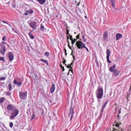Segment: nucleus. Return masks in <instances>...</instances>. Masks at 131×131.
I'll list each match as a JSON object with an SVG mask.
<instances>
[{
  "label": "nucleus",
  "instance_id": "2f4dec72",
  "mask_svg": "<svg viewBox=\"0 0 131 131\" xmlns=\"http://www.w3.org/2000/svg\"><path fill=\"white\" fill-rule=\"evenodd\" d=\"M35 115L34 113H33L31 119V120L35 118Z\"/></svg>",
  "mask_w": 131,
  "mask_h": 131
},
{
  "label": "nucleus",
  "instance_id": "393cba45",
  "mask_svg": "<svg viewBox=\"0 0 131 131\" xmlns=\"http://www.w3.org/2000/svg\"><path fill=\"white\" fill-rule=\"evenodd\" d=\"M18 128V126H14L13 128L14 130H17Z\"/></svg>",
  "mask_w": 131,
  "mask_h": 131
},
{
  "label": "nucleus",
  "instance_id": "20e7f679",
  "mask_svg": "<svg viewBox=\"0 0 131 131\" xmlns=\"http://www.w3.org/2000/svg\"><path fill=\"white\" fill-rule=\"evenodd\" d=\"M19 111L18 110H15L12 113L10 116L9 117L10 119H13L18 114Z\"/></svg>",
  "mask_w": 131,
  "mask_h": 131
},
{
  "label": "nucleus",
  "instance_id": "c85d7f7f",
  "mask_svg": "<svg viewBox=\"0 0 131 131\" xmlns=\"http://www.w3.org/2000/svg\"><path fill=\"white\" fill-rule=\"evenodd\" d=\"M67 67L68 68H70L71 69L69 70V71H71L72 72V70L71 69H72V68L71 67H70L69 65H68L67 66Z\"/></svg>",
  "mask_w": 131,
  "mask_h": 131
},
{
  "label": "nucleus",
  "instance_id": "a19ab883",
  "mask_svg": "<svg viewBox=\"0 0 131 131\" xmlns=\"http://www.w3.org/2000/svg\"><path fill=\"white\" fill-rule=\"evenodd\" d=\"M69 36H70V40L71 41H72V40L73 39L72 38V35H69Z\"/></svg>",
  "mask_w": 131,
  "mask_h": 131
},
{
  "label": "nucleus",
  "instance_id": "4c0bfd02",
  "mask_svg": "<svg viewBox=\"0 0 131 131\" xmlns=\"http://www.w3.org/2000/svg\"><path fill=\"white\" fill-rule=\"evenodd\" d=\"M49 54V52H45L44 53V54L45 55H46L48 56Z\"/></svg>",
  "mask_w": 131,
  "mask_h": 131
},
{
  "label": "nucleus",
  "instance_id": "39448f33",
  "mask_svg": "<svg viewBox=\"0 0 131 131\" xmlns=\"http://www.w3.org/2000/svg\"><path fill=\"white\" fill-rule=\"evenodd\" d=\"M29 25L30 27L35 30L37 29V23L36 22H30L29 24Z\"/></svg>",
  "mask_w": 131,
  "mask_h": 131
},
{
  "label": "nucleus",
  "instance_id": "e433bc0d",
  "mask_svg": "<svg viewBox=\"0 0 131 131\" xmlns=\"http://www.w3.org/2000/svg\"><path fill=\"white\" fill-rule=\"evenodd\" d=\"M0 60L4 61V58L3 57H0Z\"/></svg>",
  "mask_w": 131,
  "mask_h": 131
},
{
  "label": "nucleus",
  "instance_id": "3c124183",
  "mask_svg": "<svg viewBox=\"0 0 131 131\" xmlns=\"http://www.w3.org/2000/svg\"><path fill=\"white\" fill-rule=\"evenodd\" d=\"M84 48H85L87 50V51H88V52H89V50L88 49V48L86 47L85 46V47H84Z\"/></svg>",
  "mask_w": 131,
  "mask_h": 131
},
{
  "label": "nucleus",
  "instance_id": "6e6552de",
  "mask_svg": "<svg viewBox=\"0 0 131 131\" xmlns=\"http://www.w3.org/2000/svg\"><path fill=\"white\" fill-rule=\"evenodd\" d=\"M1 50H0V52L3 55L5 54V52L6 51V48L3 44L0 45Z\"/></svg>",
  "mask_w": 131,
  "mask_h": 131
},
{
  "label": "nucleus",
  "instance_id": "052dcab7",
  "mask_svg": "<svg viewBox=\"0 0 131 131\" xmlns=\"http://www.w3.org/2000/svg\"><path fill=\"white\" fill-rule=\"evenodd\" d=\"M8 24V25H9V27H11V25L10 24Z\"/></svg>",
  "mask_w": 131,
  "mask_h": 131
},
{
  "label": "nucleus",
  "instance_id": "2eb2a0df",
  "mask_svg": "<svg viewBox=\"0 0 131 131\" xmlns=\"http://www.w3.org/2000/svg\"><path fill=\"white\" fill-rule=\"evenodd\" d=\"M122 37V35L121 34L119 33H117L116 34V40H119L120 38Z\"/></svg>",
  "mask_w": 131,
  "mask_h": 131
},
{
  "label": "nucleus",
  "instance_id": "09e8293b",
  "mask_svg": "<svg viewBox=\"0 0 131 131\" xmlns=\"http://www.w3.org/2000/svg\"><path fill=\"white\" fill-rule=\"evenodd\" d=\"M12 30L16 32H17L15 30V29L13 28H12Z\"/></svg>",
  "mask_w": 131,
  "mask_h": 131
},
{
  "label": "nucleus",
  "instance_id": "f3484780",
  "mask_svg": "<svg viewBox=\"0 0 131 131\" xmlns=\"http://www.w3.org/2000/svg\"><path fill=\"white\" fill-rule=\"evenodd\" d=\"M115 68L116 65L115 64L111 67L110 68V71L111 72H113L114 71V70L115 69Z\"/></svg>",
  "mask_w": 131,
  "mask_h": 131
},
{
  "label": "nucleus",
  "instance_id": "8fccbe9b",
  "mask_svg": "<svg viewBox=\"0 0 131 131\" xmlns=\"http://www.w3.org/2000/svg\"><path fill=\"white\" fill-rule=\"evenodd\" d=\"M79 36H80V34H78V35H77L76 36V37L77 38H79Z\"/></svg>",
  "mask_w": 131,
  "mask_h": 131
},
{
  "label": "nucleus",
  "instance_id": "a878e982",
  "mask_svg": "<svg viewBox=\"0 0 131 131\" xmlns=\"http://www.w3.org/2000/svg\"><path fill=\"white\" fill-rule=\"evenodd\" d=\"M108 102V101H107L105 102L104 104L102 106V108H104L106 106V104Z\"/></svg>",
  "mask_w": 131,
  "mask_h": 131
},
{
  "label": "nucleus",
  "instance_id": "680f3d73",
  "mask_svg": "<svg viewBox=\"0 0 131 131\" xmlns=\"http://www.w3.org/2000/svg\"><path fill=\"white\" fill-rule=\"evenodd\" d=\"M97 101H98V102L99 103L100 102V100H98Z\"/></svg>",
  "mask_w": 131,
  "mask_h": 131
},
{
  "label": "nucleus",
  "instance_id": "338daca9",
  "mask_svg": "<svg viewBox=\"0 0 131 131\" xmlns=\"http://www.w3.org/2000/svg\"><path fill=\"white\" fill-rule=\"evenodd\" d=\"M65 53V55H67V52H66Z\"/></svg>",
  "mask_w": 131,
  "mask_h": 131
},
{
  "label": "nucleus",
  "instance_id": "c756f323",
  "mask_svg": "<svg viewBox=\"0 0 131 131\" xmlns=\"http://www.w3.org/2000/svg\"><path fill=\"white\" fill-rule=\"evenodd\" d=\"M111 4V5H112V6L113 7V8L114 9H115L116 10H117V9H115V3H112V4Z\"/></svg>",
  "mask_w": 131,
  "mask_h": 131
},
{
  "label": "nucleus",
  "instance_id": "774afa93",
  "mask_svg": "<svg viewBox=\"0 0 131 131\" xmlns=\"http://www.w3.org/2000/svg\"><path fill=\"white\" fill-rule=\"evenodd\" d=\"M87 16H85V18H87Z\"/></svg>",
  "mask_w": 131,
  "mask_h": 131
},
{
  "label": "nucleus",
  "instance_id": "b1692460",
  "mask_svg": "<svg viewBox=\"0 0 131 131\" xmlns=\"http://www.w3.org/2000/svg\"><path fill=\"white\" fill-rule=\"evenodd\" d=\"M8 90L9 91H11L12 89V86L11 83H10L8 86Z\"/></svg>",
  "mask_w": 131,
  "mask_h": 131
},
{
  "label": "nucleus",
  "instance_id": "69168bd1",
  "mask_svg": "<svg viewBox=\"0 0 131 131\" xmlns=\"http://www.w3.org/2000/svg\"><path fill=\"white\" fill-rule=\"evenodd\" d=\"M84 35H83V37H82V38H83V39H84Z\"/></svg>",
  "mask_w": 131,
  "mask_h": 131
},
{
  "label": "nucleus",
  "instance_id": "864d4df0",
  "mask_svg": "<svg viewBox=\"0 0 131 131\" xmlns=\"http://www.w3.org/2000/svg\"><path fill=\"white\" fill-rule=\"evenodd\" d=\"M66 62V60H64V61H63L62 62V63H65Z\"/></svg>",
  "mask_w": 131,
  "mask_h": 131
},
{
  "label": "nucleus",
  "instance_id": "72a5a7b5",
  "mask_svg": "<svg viewBox=\"0 0 131 131\" xmlns=\"http://www.w3.org/2000/svg\"><path fill=\"white\" fill-rule=\"evenodd\" d=\"M6 36H4L2 38V40L4 41H5L6 40Z\"/></svg>",
  "mask_w": 131,
  "mask_h": 131
},
{
  "label": "nucleus",
  "instance_id": "412c9836",
  "mask_svg": "<svg viewBox=\"0 0 131 131\" xmlns=\"http://www.w3.org/2000/svg\"><path fill=\"white\" fill-rule=\"evenodd\" d=\"M26 12H28V13H29L30 14H31L34 13V11L33 10L31 9H29V10H27Z\"/></svg>",
  "mask_w": 131,
  "mask_h": 131
},
{
  "label": "nucleus",
  "instance_id": "58836bf2",
  "mask_svg": "<svg viewBox=\"0 0 131 131\" xmlns=\"http://www.w3.org/2000/svg\"><path fill=\"white\" fill-rule=\"evenodd\" d=\"M6 94L8 96H10V92L9 91L7 92L6 93Z\"/></svg>",
  "mask_w": 131,
  "mask_h": 131
},
{
  "label": "nucleus",
  "instance_id": "79ce46f5",
  "mask_svg": "<svg viewBox=\"0 0 131 131\" xmlns=\"http://www.w3.org/2000/svg\"><path fill=\"white\" fill-rule=\"evenodd\" d=\"M2 21L3 23L6 24H8V23H7L6 21H5L3 20V21Z\"/></svg>",
  "mask_w": 131,
  "mask_h": 131
},
{
  "label": "nucleus",
  "instance_id": "6ab92c4d",
  "mask_svg": "<svg viewBox=\"0 0 131 131\" xmlns=\"http://www.w3.org/2000/svg\"><path fill=\"white\" fill-rule=\"evenodd\" d=\"M40 61H41L45 63L47 65H48V61L47 60H45L42 59H41L40 60Z\"/></svg>",
  "mask_w": 131,
  "mask_h": 131
},
{
  "label": "nucleus",
  "instance_id": "f03ea898",
  "mask_svg": "<svg viewBox=\"0 0 131 131\" xmlns=\"http://www.w3.org/2000/svg\"><path fill=\"white\" fill-rule=\"evenodd\" d=\"M96 96L98 99L102 98L103 94V90L102 88H98L95 92Z\"/></svg>",
  "mask_w": 131,
  "mask_h": 131
},
{
  "label": "nucleus",
  "instance_id": "ea45409f",
  "mask_svg": "<svg viewBox=\"0 0 131 131\" xmlns=\"http://www.w3.org/2000/svg\"><path fill=\"white\" fill-rule=\"evenodd\" d=\"M115 0H111V1H110V3L111 4L114 3V2H115Z\"/></svg>",
  "mask_w": 131,
  "mask_h": 131
},
{
  "label": "nucleus",
  "instance_id": "f257e3e1",
  "mask_svg": "<svg viewBox=\"0 0 131 131\" xmlns=\"http://www.w3.org/2000/svg\"><path fill=\"white\" fill-rule=\"evenodd\" d=\"M116 123V126L117 127V128L116 129H115L114 128H113V129L112 131L110 129H107L106 131H125L123 129L120 128L119 127V125L121 124L120 123H118L115 122ZM128 131H131V125L129 126L128 127Z\"/></svg>",
  "mask_w": 131,
  "mask_h": 131
},
{
  "label": "nucleus",
  "instance_id": "7ed1b4c3",
  "mask_svg": "<svg viewBox=\"0 0 131 131\" xmlns=\"http://www.w3.org/2000/svg\"><path fill=\"white\" fill-rule=\"evenodd\" d=\"M75 45H76L77 48L79 49H82L84 47H85V44L81 41H77Z\"/></svg>",
  "mask_w": 131,
  "mask_h": 131
},
{
  "label": "nucleus",
  "instance_id": "6e6d98bb",
  "mask_svg": "<svg viewBox=\"0 0 131 131\" xmlns=\"http://www.w3.org/2000/svg\"><path fill=\"white\" fill-rule=\"evenodd\" d=\"M64 49V51L65 52V53L66 52H67V50L65 49Z\"/></svg>",
  "mask_w": 131,
  "mask_h": 131
},
{
  "label": "nucleus",
  "instance_id": "a211bd4d",
  "mask_svg": "<svg viewBox=\"0 0 131 131\" xmlns=\"http://www.w3.org/2000/svg\"><path fill=\"white\" fill-rule=\"evenodd\" d=\"M40 4H44L45 1L46 0H37Z\"/></svg>",
  "mask_w": 131,
  "mask_h": 131
},
{
  "label": "nucleus",
  "instance_id": "c03bdc74",
  "mask_svg": "<svg viewBox=\"0 0 131 131\" xmlns=\"http://www.w3.org/2000/svg\"><path fill=\"white\" fill-rule=\"evenodd\" d=\"M117 117L118 119L119 120V119H120L121 118H120V117L119 115H117Z\"/></svg>",
  "mask_w": 131,
  "mask_h": 131
},
{
  "label": "nucleus",
  "instance_id": "37998d69",
  "mask_svg": "<svg viewBox=\"0 0 131 131\" xmlns=\"http://www.w3.org/2000/svg\"><path fill=\"white\" fill-rule=\"evenodd\" d=\"M24 14L26 16H27L28 15V12H26L24 13Z\"/></svg>",
  "mask_w": 131,
  "mask_h": 131
},
{
  "label": "nucleus",
  "instance_id": "ddd939ff",
  "mask_svg": "<svg viewBox=\"0 0 131 131\" xmlns=\"http://www.w3.org/2000/svg\"><path fill=\"white\" fill-rule=\"evenodd\" d=\"M13 83L15 84H17L18 86H21L23 83L21 82H17V80H14L13 81Z\"/></svg>",
  "mask_w": 131,
  "mask_h": 131
},
{
  "label": "nucleus",
  "instance_id": "4d7b16f0",
  "mask_svg": "<svg viewBox=\"0 0 131 131\" xmlns=\"http://www.w3.org/2000/svg\"><path fill=\"white\" fill-rule=\"evenodd\" d=\"M121 113V110H120L119 111L118 113L120 114Z\"/></svg>",
  "mask_w": 131,
  "mask_h": 131
},
{
  "label": "nucleus",
  "instance_id": "bb28decb",
  "mask_svg": "<svg viewBox=\"0 0 131 131\" xmlns=\"http://www.w3.org/2000/svg\"><path fill=\"white\" fill-rule=\"evenodd\" d=\"M77 39H74V40H72L71 43L72 45H73L74 44V42L77 41Z\"/></svg>",
  "mask_w": 131,
  "mask_h": 131
},
{
  "label": "nucleus",
  "instance_id": "cd10ccee",
  "mask_svg": "<svg viewBox=\"0 0 131 131\" xmlns=\"http://www.w3.org/2000/svg\"><path fill=\"white\" fill-rule=\"evenodd\" d=\"M66 34L67 35H70L69 33V30L68 29V26H67L66 28Z\"/></svg>",
  "mask_w": 131,
  "mask_h": 131
},
{
  "label": "nucleus",
  "instance_id": "aec40b11",
  "mask_svg": "<svg viewBox=\"0 0 131 131\" xmlns=\"http://www.w3.org/2000/svg\"><path fill=\"white\" fill-rule=\"evenodd\" d=\"M40 30L42 31H43L46 30V29L45 28L44 26L42 24H41L40 25Z\"/></svg>",
  "mask_w": 131,
  "mask_h": 131
},
{
  "label": "nucleus",
  "instance_id": "1a4fd4ad",
  "mask_svg": "<svg viewBox=\"0 0 131 131\" xmlns=\"http://www.w3.org/2000/svg\"><path fill=\"white\" fill-rule=\"evenodd\" d=\"M110 51L109 49H107L106 51V54L107 56L106 57V58L107 59V62L109 63H110L111 62V61L109 60V58L110 54Z\"/></svg>",
  "mask_w": 131,
  "mask_h": 131
},
{
  "label": "nucleus",
  "instance_id": "13d9d810",
  "mask_svg": "<svg viewBox=\"0 0 131 131\" xmlns=\"http://www.w3.org/2000/svg\"><path fill=\"white\" fill-rule=\"evenodd\" d=\"M83 39V41L85 42H86V39Z\"/></svg>",
  "mask_w": 131,
  "mask_h": 131
},
{
  "label": "nucleus",
  "instance_id": "603ef678",
  "mask_svg": "<svg viewBox=\"0 0 131 131\" xmlns=\"http://www.w3.org/2000/svg\"><path fill=\"white\" fill-rule=\"evenodd\" d=\"M71 118H70V120L71 121L72 119V118L73 115H71Z\"/></svg>",
  "mask_w": 131,
  "mask_h": 131
},
{
  "label": "nucleus",
  "instance_id": "49530a36",
  "mask_svg": "<svg viewBox=\"0 0 131 131\" xmlns=\"http://www.w3.org/2000/svg\"><path fill=\"white\" fill-rule=\"evenodd\" d=\"M104 108H102V110H101V113H100V114H101L103 112V110H104Z\"/></svg>",
  "mask_w": 131,
  "mask_h": 131
},
{
  "label": "nucleus",
  "instance_id": "9b49d317",
  "mask_svg": "<svg viewBox=\"0 0 131 131\" xmlns=\"http://www.w3.org/2000/svg\"><path fill=\"white\" fill-rule=\"evenodd\" d=\"M14 108V106L11 104L9 105L7 107V109L9 111H11Z\"/></svg>",
  "mask_w": 131,
  "mask_h": 131
},
{
  "label": "nucleus",
  "instance_id": "f8f14e48",
  "mask_svg": "<svg viewBox=\"0 0 131 131\" xmlns=\"http://www.w3.org/2000/svg\"><path fill=\"white\" fill-rule=\"evenodd\" d=\"M55 85L54 84H52V87L50 88V92L52 93H53L55 89Z\"/></svg>",
  "mask_w": 131,
  "mask_h": 131
},
{
  "label": "nucleus",
  "instance_id": "5fc2aeb1",
  "mask_svg": "<svg viewBox=\"0 0 131 131\" xmlns=\"http://www.w3.org/2000/svg\"><path fill=\"white\" fill-rule=\"evenodd\" d=\"M2 43L4 44H6V43L5 42H2Z\"/></svg>",
  "mask_w": 131,
  "mask_h": 131
},
{
  "label": "nucleus",
  "instance_id": "f704fd0d",
  "mask_svg": "<svg viewBox=\"0 0 131 131\" xmlns=\"http://www.w3.org/2000/svg\"><path fill=\"white\" fill-rule=\"evenodd\" d=\"M6 78L5 77H3L1 78H0V81L2 80H4Z\"/></svg>",
  "mask_w": 131,
  "mask_h": 131
},
{
  "label": "nucleus",
  "instance_id": "a18cd8bd",
  "mask_svg": "<svg viewBox=\"0 0 131 131\" xmlns=\"http://www.w3.org/2000/svg\"><path fill=\"white\" fill-rule=\"evenodd\" d=\"M12 6L13 7L15 8L16 6V5L15 4H12Z\"/></svg>",
  "mask_w": 131,
  "mask_h": 131
},
{
  "label": "nucleus",
  "instance_id": "473e14b6",
  "mask_svg": "<svg viewBox=\"0 0 131 131\" xmlns=\"http://www.w3.org/2000/svg\"><path fill=\"white\" fill-rule=\"evenodd\" d=\"M70 37H69L68 36V35H67V41L68 42V43L69 44V45H70L69 44V38Z\"/></svg>",
  "mask_w": 131,
  "mask_h": 131
},
{
  "label": "nucleus",
  "instance_id": "bf43d9fd",
  "mask_svg": "<svg viewBox=\"0 0 131 131\" xmlns=\"http://www.w3.org/2000/svg\"><path fill=\"white\" fill-rule=\"evenodd\" d=\"M2 84H5V83L4 82H3L1 83Z\"/></svg>",
  "mask_w": 131,
  "mask_h": 131
},
{
  "label": "nucleus",
  "instance_id": "423d86ee",
  "mask_svg": "<svg viewBox=\"0 0 131 131\" xmlns=\"http://www.w3.org/2000/svg\"><path fill=\"white\" fill-rule=\"evenodd\" d=\"M7 56L8 57L9 61H12L14 59V56L11 52H9L7 54Z\"/></svg>",
  "mask_w": 131,
  "mask_h": 131
},
{
  "label": "nucleus",
  "instance_id": "4468645a",
  "mask_svg": "<svg viewBox=\"0 0 131 131\" xmlns=\"http://www.w3.org/2000/svg\"><path fill=\"white\" fill-rule=\"evenodd\" d=\"M74 114V112L73 110V108L72 107H71L70 109V112L69 114V116H70L71 115H73Z\"/></svg>",
  "mask_w": 131,
  "mask_h": 131
},
{
  "label": "nucleus",
  "instance_id": "de8ad7c7",
  "mask_svg": "<svg viewBox=\"0 0 131 131\" xmlns=\"http://www.w3.org/2000/svg\"><path fill=\"white\" fill-rule=\"evenodd\" d=\"M73 62L74 61H72V62L70 64H69L70 67H71V66L73 64Z\"/></svg>",
  "mask_w": 131,
  "mask_h": 131
},
{
  "label": "nucleus",
  "instance_id": "5701e85b",
  "mask_svg": "<svg viewBox=\"0 0 131 131\" xmlns=\"http://www.w3.org/2000/svg\"><path fill=\"white\" fill-rule=\"evenodd\" d=\"M5 98L4 97H3L0 99V103H2L4 101Z\"/></svg>",
  "mask_w": 131,
  "mask_h": 131
},
{
  "label": "nucleus",
  "instance_id": "0e129e2a",
  "mask_svg": "<svg viewBox=\"0 0 131 131\" xmlns=\"http://www.w3.org/2000/svg\"><path fill=\"white\" fill-rule=\"evenodd\" d=\"M69 44L68 43V46L69 47V48L70 49H71L70 47L69 46Z\"/></svg>",
  "mask_w": 131,
  "mask_h": 131
},
{
  "label": "nucleus",
  "instance_id": "4be33fe9",
  "mask_svg": "<svg viewBox=\"0 0 131 131\" xmlns=\"http://www.w3.org/2000/svg\"><path fill=\"white\" fill-rule=\"evenodd\" d=\"M29 36L30 38L32 39H33L34 38V36L33 35L31 34V32H29Z\"/></svg>",
  "mask_w": 131,
  "mask_h": 131
},
{
  "label": "nucleus",
  "instance_id": "9d476101",
  "mask_svg": "<svg viewBox=\"0 0 131 131\" xmlns=\"http://www.w3.org/2000/svg\"><path fill=\"white\" fill-rule=\"evenodd\" d=\"M113 72L114 75L115 77L118 75L120 72V71H119L117 69H115Z\"/></svg>",
  "mask_w": 131,
  "mask_h": 131
},
{
  "label": "nucleus",
  "instance_id": "c9c22d12",
  "mask_svg": "<svg viewBox=\"0 0 131 131\" xmlns=\"http://www.w3.org/2000/svg\"><path fill=\"white\" fill-rule=\"evenodd\" d=\"M60 66L61 68L62 69L63 71H64L65 70V69L64 68V67L61 64V65H60Z\"/></svg>",
  "mask_w": 131,
  "mask_h": 131
},
{
  "label": "nucleus",
  "instance_id": "e2e57ef3",
  "mask_svg": "<svg viewBox=\"0 0 131 131\" xmlns=\"http://www.w3.org/2000/svg\"><path fill=\"white\" fill-rule=\"evenodd\" d=\"M73 59L74 60V58H75V57L74 56V55H73Z\"/></svg>",
  "mask_w": 131,
  "mask_h": 131
},
{
  "label": "nucleus",
  "instance_id": "7c9ffc66",
  "mask_svg": "<svg viewBox=\"0 0 131 131\" xmlns=\"http://www.w3.org/2000/svg\"><path fill=\"white\" fill-rule=\"evenodd\" d=\"M13 123L10 122L9 123V126L10 128H12L13 126Z\"/></svg>",
  "mask_w": 131,
  "mask_h": 131
},
{
  "label": "nucleus",
  "instance_id": "dca6fc26",
  "mask_svg": "<svg viewBox=\"0 0 131 131\" xmlns=\"http://www.w3.org/2000/svg\"><path fill=\"white\" fill-rule=\"evenodd\" d=\"M103 37V40L105 41L108 37V34L107 32H105L104 33Z\"/></svg>",
  "mask_w": 131,
  "mask_h": 131
},
{
  "label": "nucleus",
  "instance_id": "0eeeda50",
  "mask_svg": "<svg viewBox=\"0 0 131 131\" xmlns=\"http://www.w3.org/2000/svg\"><path fill=\"white\" fill-rule=\"evenodd\" d=\"M27 93V92H20L19 93L20 98L21 99H24L26 98Z\"/></svg>",
  "mask_w": 131,
  "mask_h": 131
}]
</instances>
